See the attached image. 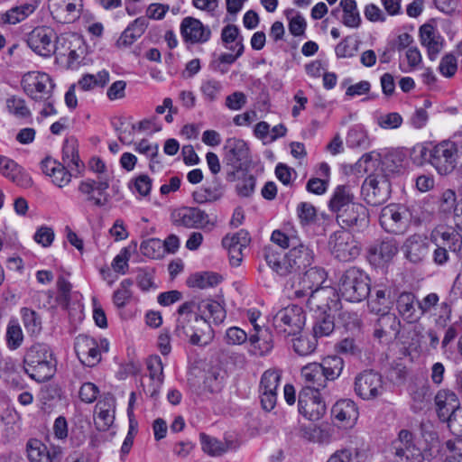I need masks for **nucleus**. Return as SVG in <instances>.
Returning a JSON list of instances; mask_svg holds the SVG:
<instances>
[{
    "label": "nucleus",
    "mask_w": 462,
    "mask_h": 462,
    "mask_svg": "<svg viewBox=\"0 0 462 462\" xmlns=\"http://www.w3.org/2000/svg\"><path fill=\"white\" fill-rule=\"evenodd\" d=\"M194 301H187L178 310L176 333L178 336L189 337L192 345H201L202 337H211V323L221 324L226 317L225 308L216 300H203L198 303L199 315L193 313Z\"/></svg>",
    "instance_id": "nucleus-1"
},
{
    "label": "nucleus",
    "mask_w": 462,
    "mask_h": 462,
    "mask_svg": "<svg viewBox=\"0 0 462 462\" xmlns=\"http://www.w3.org/2000/svg\"><path fill=\"white\" fill-rule=\"evenodd\" d=\"M345 362L338 356H328L321 363H310L301 368L300 375L305 384L301 392L315 393L327 387L328 381L337 379Z\"/></svg>",
    "instance_id": "nucleus-2"
},
{
    "label": "nucleus",
    "mask_w": 462,
    "mask_h": 462,
    "mask_svg": "<svg viewBox=\"0 0 462 462\" xmlns=\"http://www.w3.org/2000/svg\"><path fill=\"white\" fill-rule=\"evenodd\" d=\"M379 164L372 153L364 154L356 162L358 171L370 173L362 185V195L365 200L372 205L377 206L385 202L391 194V183L385 175L372 174L371 172Z\"/></svg>",
    "instance_id": "nucleus-3"
},
{
    "label": "nucleus",
    "mask_w": 462,
    "mask_h": 462,
    "mask_svg": "<svg viewBox=\"0 0 462 462\" xmlns=\"http://www.w3.org/2000/svg\"><path fill=\"white\" fill-rule=\"evenodd\" d=\"M23 369L38 383L50 380L56 372V361L50 346L38 343L29 347L23 357Z\"/></svg>",
    "instance_id": "nucleus-4"
},
{
    "label": "nucleus",
    "mask_w": 462,
    "mask_h": 462,
    "mask_svg": "<svg viewBox=\"0 0 462 462\" xmlns=\"http://www.w3.org/2000/svg\"><path fill=\"white\" fill-rule=\"evenodd\" d=\"M338 291L346 300L360 302L365 300L370 293L369 277L359 268H348L339 279Z\"/></svg>",
    "instance_id": "nucleus-5"
},
{
    "label": "nucleus",
    "mask_w": 462,
    "mask_h": 462,
    "mask_svg": "<svg viewBox=\"0 0 462 462\" xmlns=\"http://www.w3.org/2000/svg\"><path fill=\"white\" fill-rule=\"evenodd\" d=\"M411 212L402 204H389L382 208L379 221L388 233L401 235L405 233L411 221Z\"/></svg>",
    "instance_id": "nucleus-6"
},
{
    "label": "nucleus",
    "mask_w": 462,
    "mask_h": 462,
    "mask_svg": "<svg viewBox=\"0 0 462 462\" xmlns=\"http://www.w3.org/2000/svg\"><path fill=\"white\" fill-rule=\"evenodd\" d=\"M173 224L185 228L211 231L216 226V221L198 207H181L171 214Z\"/></svg>",
    "instance_id": "nucleus-7"
},
{
    "label": "nucleus",
    "mask_w": 462,
    "mask_h": 462,
    "mask_svg": "<svg viewBox=\"0 0 462 462\" xmlns=\"http://www.w3.org/2000/svg\"><path fill=\"white\" fill-rule=\"evenodd\" d=\"M306 321L301 307L290 305L280 310L273 317V326L279 333L296 336L302 330Z\"/></svg>",
    "instance_id": "nucleus-8"
},
{
    "label": "nucleus",
    "mask_w": 462,
    "mask_h": 462,
    "mask_svg": "<svg viewBox=\"0 0 462 462\" xmlns=\"http://www.w3.org/2000/svg\"><path fill=\"white\" fill-rule=\"evenodd\" d=\"M384 390L382 375L374 370H364L355 377L354 391L365 401H372L382 396Z\"/></svg>",
    "instance_id": "nucleus-9"
},
{
    "label": "nucleus",
    "mask_w": 462,
    "mask_h": 462,
    "mask_svg": "<svg viewBox=\"0 0 462 462\" xmlns=\"http://www.w3.org/2000/svg\"><path fill=\"white\" fill-rule=\"evenodd\" d=\"M328 245L331 254L342 262L356 259L361 252L359 243L345 230L334 232L329 237Z\"/></svg>",
    "instance_id": "nucleus-10"
},
{
    "label": "nucleus",
    "mask_w": 462,
    "mask_h": 462,
    "mask_svg": "<svg viewBox=\"0 0 462 462\" xmlns=\"http://www.w3.org/2000/svg\"><path fill=\"white\" fill-rule=\"evenodd\" d=\"M57 39V33L52 28L38 26L27 34L26 42L36 54L50 57L56 51Z\"/></svg>",
    "instance_id": "nucleus-11"
},
{
    "label": "nucleus",
    "mask_w": 462,
    "mask_h": 462,
    "mask_svg": "<svg viewBox=\"0 0 462 462\" xmlns=\"http://www.w3.org/2000/svg\"><path fill=\"white\" fill-rule=\"evenodd\" d=\"M456 157L453 144L449 139L440 142L430 150V162L439 174L448 175L459 164Z\"/></svg>",
    "instance_id": "nucleus-12"
},
{
    "label": "nucleus",
    "mask_w": 462,
    "mask_h": 462,
    "mask_svg": "<svg viewBox=\"0 0 462 462\" xmlns=\"http://www.w3.org/2000/svg\"><path fill=\"white\" fill-rule=\"evenodd\" d=\"M22 86L27 96L34 100L48 99L53 88L50 76L39 71H30L24 74Z\"/></svg>",
    "instance_id": "nucleus-13"
},
{
    "label": "nucleus",
    "mask_w": 462,
    "mask_h": 462,
    "mask_svg": "<svg viewBox=\"0 0 462 462\" xmlns=\"http://www.w3.org/2000/svg\"><path fill=\"white\" fill-rule=\"evenodd\" d=\"M180 30L183 41L187 43L204 44L211 38L210 28L191 16L182 19Z\"/></svg>",
    "instance_id": "nucleus-14"
},
{
    "label": "nucleus",
    "mask_w": 462,
    "mask_h": 462,
    "mask_svg": "<svg viewBox=\"0 0 462 462\" xmlns=\"http://www.w3.org/2000/svg\"><path fill=\"white\" fill-rule=\"evenodd\" d=\"M336 220L343 228L359 231L368 226V211L364 205L355 202L349 208L341 210V213L336 217Z\"/></svg>",
    "instance_id": "nucleus-15"
},
{
    "label": "nucleus",
    "mask_w": 462,
    "mask_h": 462,
    "mask_svg": "<svg viewBox=\"0 0 462 462\" xmlns=\"http://www.w3.org/2000/svg\"><path fill=\"white\" fill-rule=\"evenodd\" d=\"M430 243L424 235L413 234L403 243L402 251L405 258L412 263H420L430 254Z\"/></svg>",
    "instance_id": "nucleus-16"
},
{
    "label": "nucleus",
    "mask_w": 462,
    "mask_h": 462,
    "mask_svg": "<svg viewBox=\"0 0 462 462\" xmlns=\"http://www.w3.org/2000/svg\"><path fill=\"white\" fill-rule=\"evenodd\" d=\"M42 0H19L15 5L0 14V23L15 25L30 17L38 9Z\"/></svg>",
    "instance_id": "nucleus-17"
},
{
    "label": "nucleus",
    "mask_w": 462,
    "mask_h": 462,
    "mask_svg": "<svg viewBox=\"0 0 462 462\" xmlns=\"http://www.w3.org/2000/svg\"><path fill=\"white\" fill-rule=\"evenodd\" d=\"M74 348L77 356L84 365L93 367L101 360L98 343L91 337L79 335L76 337Z\"/></svg>",
    "instance_id": "nucleus-18"
},
{
    "label": "nucleus",
    "mask_w": 462,
    "mask_h": 462,
    "mask_svg": "<svg viewBox=\"0 0 462 462\" xmlns=\"http://www.w3.org/2000/svg\"><path fill=\"white\" fill-rule=\"evenodd\" d=\"M299 411L310 420H319L326 413L327 407L319 393L300 392L298 401Z\"/></svg>",
    "instance_id": "nucleus-19"
},
{
    "label": "nucleus",
    "mask_w": 462,
    "mask_h": 462,
    "mask_svg": "<svg viewBox=\"0 0 462 462\" xmlns=\"http://www.w3.org/2000/svg\"><path fill=\"white\" fill-rule=\"evenodd\" d=\"M116 399L110 393L105 394L99 400L95 408L94 421L97 429L106 431L113 424L115 420Z\"/></svg>",
    "instance_id": "nucleus-20"
},
{
    "label": "nucleus",
    "mask_w": 462,
    "mask_h": 462,
    "mask_svg": "<svg viewBox=\"0 0 462 462\" xmlns=\"http://www.w3.org/2000/svg\"><path fill=\"white\" fill-rule=\"evenodd\" d=\"M225 159L233 169H240L248 162L249 149L245 141L236 138H229L224 146Z\"/></svg>",
    "instance_id": "nucleus-21"
},
{
    "label": "nucleus",
    "mask_w": 462,
    "mask_h": 462,
    "mask_svg": "<svg viewBox=\"0 0 462 462\" xmlns=\"http://www.w3.org/2000/svg\"><path fill=\"white\" fill-rule=\"evenodd\" d=\"M420 40L423 47L427 49V54L430 60H435L443 49L444 39L438 30L430 23H425L420 28Z\"/></svg>",
    "instance_id": "nucleus-22"
},
{
    "label": "nucleus",
    "mask_w": 462,
    "mask_h": 462,
    "mask_svg": "<svg viewBox=\"0 0 462 462\" xmlns=\"http://www.w3.org/2000/svg\"><path fill=\"white\" fill-rule=\"evenodd\" d=\"M434 402L437 415L443 422H446L455 410L460 406L457 394L449 390L439 391L434 398Z\"/></svg>",
    "instance_id": "nucleus-23"
},
{
    "label": "nucleus",
    "mask_w": 462,
    "mask_h": 462,
    "mask_svg": "<svg viewBox=\"0 0 462 462\" xmlns=\"http://www.w3.org/2000/svg\"><path fill=\"white\" fill-rule=\"evenodd\" d=\"M41 166L43 173L51 177L53 184L59 188H63L70 182L71 173L66 164L47 157L42 162Z\"/></svg>",
    "instance_id": "nucleus-24"
},
{
    "label": "nucleus",
    "mask_w": 462,
    "mask_h": 462,
    "mask_svg": "<svg viewBox=\"0 0 462 462\" xmlns=\"http://www.w3.org/2000/svg\"><path fill=\"white\" fill-rule=\"evenodd\" d=\"M249 353L253 356H263L269 353L273 346V335L268 328L254 325V332L249 336Z\"/></svg>",
    "instance_id": "nucleus-25"
},
{
    "label": "nucleus",
    "mask_w": 462,
    "mask_h": 462,
    "mask_svg": "<svg viewBox=\"0 0 462 462\" xmlns=\"http://www.w3.org/2000/svg\"><path fill=\"white\" fill-rule=\"evenodd\" d=\"M28 458L31 462H54L59 459L61 455L60 448H48L39 439H32L26 445Z\"/></svg>",
    "instance_id": "nucleus-26"
},
{
    "label": "nucleus",
    "mask_w": 462,
    "mask_h": 462,
    "mask_svg": "<svg viewBox=\"0 0 462 462\" xmlns=\"http://www.w3.org/2000/svg\"><path fill=\"white\" fill-rule=\"evenodd\" d=\"M371 262L384 263L390 262L398 253V245L393 239L376 241L368 250Z\"/></svg>",
    "instance_id": "nucleus-27"
},
{
    "label": "nucleus",
    "mask_w": 462,
    "mask_h": 462,
    "mask_svg": "<svg viewBox=\"0 0 462 462\" xmlns=\"http://www.w3.org/2000/svg\"><path fill=\"white\" fill-rule=\"evenodd\" d=\"M288 261L291 263L295 273H301L311 265L314 258L313 251L303 244L291 245V248L286 254Z\"/></svg>",
    "instance_id": "nucleus-28"
},
{
    "label": "nucleus",
    "mask_w": 462,
    "mask_h": 462,
    "mask_svg": "<svg viewBox=\"0 0 462 462\" xmlns=\"http://www.w3.org/2000/svg\"><path fill=\"white\" fill-rule=\"evenodd\" d=\"M0 173L15 184L27 187L32 184L31 178L23 172L14 161L0 155Z\"/></svg>",
    "instance_id": "nucleus-29"
},
{
    "label": "nucleus",
    "mask_w": 462,
    "mask_h": 462,
    "mask_svg": "<svg viewBox=\"0 0 462 462\" xmlns=\"http://www.w3.org/2000/svg\"><path fill=\"white\" fill-rule=\"evenodd\" d=\"M331 413L337 420L346 426L354 425L358 418V409L356 403L349 399L337 402L331 409Z\"/></svg>",
    "instance_id": "nucleus-30"
},
{
    "label": "nucleus",
    "mask_w": 462,
    "mask_h": 462,
    "mask_svg": "<svg viewBox=\"0 0 462 462\" xmlns=\"http://www.w3.org/2000/svg\"><path fill=\"white\" fill-rule=\"evenodd\" d=\"M417 301L415 295L408 291L400 293L396 300L398 313L410 323L415 322L420 319V311L416 309Z\"/></svg>",
    "instance_id": "nucleus-31"
},
{
    "label": "nucleus",
    "mask_w": 462,
    "mask_h": 462,
    "mask_svg": "<svg viewBox=\"0 0 462 462\" xmlns=\"http://www.w3.org/2000/svg\"><path fill=\"white\" fill-rule=\"evenodd\" d=\"M354 194L348 186H337L328 201L329 210L336 215V217L344 210L354 204Z\"/></svg>",
    "instance_id": "nucleus-32"
},
{
    "label": "nucleus",
    "mask_w": 462,
    "mask_h": 462,
    "mask_svg": "<svg viewBox=\"0 0 462 462\" xmlns=\"http://www.w3.org/2000/svg\"><path fill=\"white\" fill-rule=\"evenodd\" d=\"M431 237H439V245L448 247L449 251L457 253L462 249V236L453 227L439 226L431 234Z\"/></svg>",
    "instance_id": "nucleus-33"
},
{
    "label": "nucleus",
    "mask_w": 462,
    "mask_h": 462,
    "mask_svg": "<svg viewBox=\"0 0 462 462\" xmlns=\"http://www.w3.org/2000/svg\"><path fill=\"white\" fill-rule=\"evenodd\" d=\"M95 185L96 180L88 179L79 183L78 189L85 197L86 202L97 208H102L108 203L109 195H105L104 198L95 196Z\"/></svg>",
    "instance_id": "nucleus-34"
},
{
    "label": "nucleus",
    "mask_w": 462,
    "mask_h": 462,
    "mask_svg": "<svg viewBox=\"0 0 462 462\" xmlns=\"http://www.w3.org/2000/svg\"><path fill=\"white\" fill-rule=\"evenodd\" d=\"M62 160L64 164L71 170H78L80 167L81 162L78 153V142L75 138L65 139L62 147Z\"/></svg>",
    "instance_id": "nucleus-35"
},
{
    "label": "nucleus",
    "mask_w": 462,
    "mask_h": 462,
    "mask_svg": "<svg viewBox=\"0 0 462 462\" xmlns=\"http://www.w3.org/2000/svg\"><path fill=\"white\" fill-rule=\"evenodd\" d=\"M339 5L343 10L344 25L357 28L361 23V17L357 10L356 0H340Z\"/></svg>",
    "instance_id": "nucleus-36"
},
{
    "label": "nucleus",
    "mask_w": 462,
    "mask_h": 462,
    "mask_svg": "<svg viewBox=\"0 0 462 462\" xmlns=\"http://www.w3.org/2000/svg\"><path fill=\"white\" fill-rule=\"evenodd\" d=\"M133 281L131 279H125L120 282L119 287L113 293V303L117 309L125 308L131 299L133 298V291L131 290Z\"/></svg>",
    "instance_id": "nucleus-37"
},
{
    "label": "nucleus",
    "mask_w": 462,
    "mask_h": 462,
    "mask_svg": "<svg viewBox=\"0 0 462 462\" xmlns=\"http://www.w3.org/2000/svg\"><path fill=\"white\" fill-rule=\"evenodd\" d=\"M221 281V277L215 273H203L192 275L188 280L189 287L198 289H207L217 285Z\"/></svg>",
    "instance_id": "nucleus-38"
},
{
    "label": "nucleus",
    "mask_w": 462,
    "mask_h": 462,
    "mask_svg": "<svg viewBox=\"0 0 462 462\" xmlns=\"http://www.w3.org/2000/svg\"><path fill=\"white\" fill-rule=\"evenodd\" d=\"M109 80V73L106 70H101L97 74H86L79 81V87L88 91L96 87H104Z\"/></svg>",
    "instance_id": "nucleus-39"
},
{
    "label": "nucleus",
    "mask_w": 462,
    "mask_h": 462,
    "mask_svg": "<svg viewBox=\"0 0 462 462\" xmlns=\"http://www.w3.org/2000/svg\"><path fill=\"white\" fill-rule=\"evenodd\" d=\"M335 329L334 319L329 314L323 313L317 317L313 325V337L329 336Z\"/></svg>",
    "instance_id": "nucleus-40"
},
{
    "label": "nucleus",
    "mask_w": 462,
    "mask_h": 462,
    "mask_svg": "<svg viewBox=\"0 0 462 462\" xmlns=\"http://www.w3.org/2000/svg\"><path fill=\"white\" fill-rule=\"evenodd\" d=\"M391 301V290L386 287L379 288L375 291V300H373L369 306L373 312H387Z\"/></svg>",
    "instance_id": "nucleus-41"
},
{
    "label": "nucleus",
    "mask_w": 462,
    "mask_h": 462,
    "mask_svg": "<svg viewBox=\"0 0 462 462\" xmlns=\"http://www.w3.org/2000/svg\"><path fill=\"white\" fill-rule=\"evenodd\" d=\"M347 146L351 148H366L369 141L367 134L362 125H354L347 133L346 139Z\"/></svg>",
    "instance_id": "nucleus-42"
},
{
    "label": "nucleus",
    "mask_w": 462,
    "mask_h": 462,
    "mask_svg": "<svg viewBox=\"0 0 462 462\" xmlns=\"http://www.w3.org/2000/svg\"><path fill=\"white\" fill-rule=\"evenodd\" d=\"M200 440L203 451L209 456H221L228 448L226 444L205 433L200 434Z\"/></svg>",
    "instance_id": "nucleus-43"
},
{
    "label": "nucleus",
    "mask_w": 462,
    "mask_h": 462,
    "mask_svg": "<svg viewBox=\"0 0 462 462\" xmlns=\"http://www.w3.org/2000/svg\"><path fill=\"white\" fill-rule=\"evenodd\" d=\"M379 326H381L387 334H389V339L396 338L400 332L401 322L398 318L392 313L382 312V315L377 319Z\"/></svg>",
    "instance_id": "nucleus-44"
},
{
    "label": "nucleus",
    "mask_w": 462,
    "mask_h": 462,
    "mask_svg": "<svg viewBox=\"0 0 462 462\" xmlns=\"http://www.w3.org/2000/svg\"><path fill=\"white\" fill-rule=\"evenodd\" d=\"M249 233L241 229L233 235H226L222 239V245L226 249L230 248H246L250 243Z\"/></svg>",
    "instance_id": "nucleus-45"
},
{
    "label": "nucleus",
    "mask_w": 462,
    "mask_h": 462,
    "mask_svg": "<svg viewBox=\"0 0 462 462\" xmlns=\"http://www.w3.org/2000/svg\"><path fill=\"white\" fill-rule=\"evenodd\" d=\"M199 89L206 101L214 102L218 98L223 89V85L219 80L208 79L202 81Z\"/></svg>",
    "instance_id": "nucleus-46"
},
{
    "label": "nucleus",
    "mask_w": 462,
    "mask_h": 462,
    "mask_svg": "<svg viewBox=\"0 0 462 462\" xmlns=\"http://www.w3.org/2000/svg\"><path fill=\"white\" fill-rule=\"evenodd\" d=\"M5 338L7 346L10 349L15 350L21 346L23 341V334L20 325L16 321L11 320L8 323Z\"/></svg>",
    "instance_id": "nucleus-47"
},
{
    "label": "nucleus",
    "mask_w": 462,
    "mask_h": 462,
    "mask_svg": "<svg viewBox=\"0 0 462 462\" xmlns=\"http://www.w3.org/2000/svg\"><path fill=\"white\" fill-rule=\"evenodd\" d=\"M281 374L275 370H267L261 377L259 392L277 393L280 384Z\"/></svg>",
    "instance_id": "nucleus-48"
},
{
    "label": "nucleus",
    "mask_w": 462,
    "mask_h": 462,
    "mask_svg": "<svg viewBox=\"0 0 462 462\" xmlns=\"http://www.w3.org/2000/svg\"><path fill=\"white\" fill-rule=\"evenodd\" d=\"M147 369L151 381L156 382V386L161 387L163 383V365L158 356H152L147 359Z\"/></svg>",
    "instance_id": "nucleus-49"
},
{
    "label": "nucleus",
    "mask_w": 462,
    "mask_h": 462,
    "mask_svg": "<svg viewBox=\"0 0 462 462\" xmlns=\"http://www.w3.org/2000/svg\"><path fill=\"white\" fill-rule=\"evenodd\" d=\"M21 313L27 332L32 335L38 334L42 329V321L38 314L27 308H23Z\"/></svg>",
    "instance_id": "nucleus-50"
},
{
    "label": "nucleus",
    "mask_w": 462,
    "mask_h": 462,
    "mask_svg": "<svg viewBox=\"0 0 462 462\" xmlns=\"http://www.w3.org/2000/svg\"><path fill=\"white\" fill-rule=\"evenodd\" d=\"M79 17V9L74 3H68L64 6H59L55 10L54 18L62 23L74 22Z\"/></svg>",
    "instance_id": "nucleus-51"
},
{
    "label": "nucleus",
    "mask_w": 462,
    "mask_h": 462,
    "mask_svg": "<svg viewBox=\"0 0 462 462\" xmlns=\"http://www.w3.org/2000/svg\"><path fill=\"white\" fill-rule=\"evenodd\" d=\"M411 448H416L412 433L407 430H402L398 434L397 439L393 443L394 455H402L404 451L411 449Z\"/></svg>",
    "instance_id": "nucleus-52"
},
{
    "label": "nucleus",
    "mask_w": 462,
    "mask_h": 462,
    "mask_svg": "<svg viewBox=\"0 0 462 462\" xmlns=\"http://www.w3.org/2000/svg\"><path fill=\"white\" fill-rule=\"evenodd\" d=\"M141 253L150 258L157 259L163 255L162 241L157 238H150L142 242L140 245Z\"/></svg>",
    "instance_id": "nucleus-53"
},
{
    "label": "nucleus",
    "mask_w": 462,
    "mask_h": 462,
    "mask_svg": "<svg viewBox=\"0 0 462 462\" xmlns=\"http://www.w3.org/2000/svg\"><path fill=\"white\" fill-rule=\"evenodd\" d=\"M317 346L316 339L308 336H300L292 339V347L300 356H308L314 352Z\"/></svg>",
    "instance_id": "nucleus-54"
},
{
    "label": "nucleus",
    "mask_w": 462,
    "mask_h": 462,
    "mask_svg": "<svg viewBox=\"0 0 462 462\" xmlns=\"http://www.w3.org/2000/svg\"><path fill=\"white\" fill-rule=\"evenodd\" d=\"M289 19V31L293 36H302L305 33L307 23L302 15L295 13L294 10L287 11Z\"/></svg>",
    "instance_id": "nucleus-55"
},
{
    "label": "nucleus",
    "mask_w": 462,
    "mask_h": 462,
    "mask_svg": "<svg viewBox=\"0 0 462 462\" xmlns=\"http://www.w3.org/2000/svg\"><path fill=\"white\" fill-rule=\"evenodd\" d=\"M223 376L218 369H209L204 377L203 387L209 393H217L222 388Z\"/></svg>",
    "instance_id": "nucleus-56"
},
{
    "label": "nucleus",
    "mask_w": 462,
    "mask_h": 462,
    "mask_svg": "<svg viewBox=\"0 0 462 462\" xmlns=\"http://www.w3.org/2000/svg\"><path fill=\"white\" fill-rule=\"evenodd\" d=\"M256 180L253 174H244L236 183V192L241 197H250L255 189Z\"/></svg>",
    "instance_id": "nucleus-57"
},
{
    "label": "nucleus",
    "mask_w": 462,
    "mask_h": 462,
    "mask_svg": "<svg viewBox=\"0 0 462 462\" xmlns=\"http://www.w3.org/2000/svg\"><path fill=\"white\" fill-rule=\"evenodd\" d=\"M297 215L302 226L313 223L317 217L315 207L309 202H300L297 207Z\"/></svg>",
    "instance_id": "nucleus-58"
},
{
    "label": "nucleus",
    "mask_w": 462,
    "mask_h": 462,
    "mask_svg": "<svg viewBox=\"0 0 462 462\" xmlns=\"http://www.w3.org/2000/svg\"><path fill=\"white\" fill-rule=\"evenodd\" d=\"M445 448L444 462H462V439H449L445 443Z\"/></svg>",
    "instance_id": "nucleus-59"
},
{
    "label": "nucleus",
    "mask_w": 462,
    "mask_h": 462,
    "mask_svg": "<svg viewBox=\"0 0 462 462\" xmlns=\"http://www.w3.org/2000/svg\"><path fill=\"white\" fill-rule=\"evenodd\" d=\"M304 272L307 275L308 282L313 289H315V293L318 294L322 291L321 286L326 280L325 271L318 267H312L309 270H305Z\"/></svg>",
    "instance_id": "nucleus-60"
},
{
    "label": "nucleus",
    "mask_w": 462,
    "mask_h": 462,
    "mask_svg": "<svg viewBox=\"0 0 462 462\" xmlns=\"http://www.w3.org/2000/svg\"><path fill=\"white\" fill-rule=\"evenodd\" d=\"M300 274L301 273H294L286 282V289L289 292V296L297 300L305 299V293L303 292L300 282Z\"/></svg>",
    "instance_id": "nucleus-61"
},
{
    "label": "nucleus",
    "mask_w": 462,
    "mask_h": 462,
    "mask_svg": "<svg viewBox=\"0 0 462 462\" xmlns=\"http://www.w3.org/2000/svg\"><path fill=\"white\" fill-rule=\"evenodd\" d=\"M457 69V62L456 57L449 53L442 57L439 70L446 78L453 77Z\"/></svg>",
    "instance_id": "nucleus-62"
},
{
    "label": "nucleus",
    "mask_w": 462,
    "mask_h": 462,
    "mask_svg": "<svg viewBox=\"0 0 462 462\" xmlns=\"http://www.w3.org/2000/svg\"><path fill=\"white\" fill-rule=\"evenodd\" d=\"M55 237L54 231L51 227L47 226H40L34 236V241L43 247H49L52 244Z\"/></svg>",
    "instance_id": "nucleus-63"
},
{
    "label": "nucleus",
    "mask_w": 462,
    "mask_h": 462,
    "mask_svg": "<svg viewBox=\"0 0 462 462\" xmlns=\"http://www.w3.org/2000/svg\"><path fill=\"white\" fill-rule=\"evenodd\" d=\"M8 111L17 117L24 118L30 116V110L23 99L12 97L7 99Z\"/></svg>",
    "instance_id": "nucleus-64"
}]
</instances>
